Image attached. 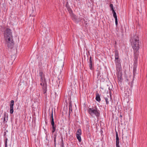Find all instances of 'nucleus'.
Here are the masks:
<instances>
[{"mask_svg": "<svg viewBox=\"0 0 147 147\" xmlns=\"http://www.w3.org/2000/svg\"><path fill=\"white\" fill-rule=\"evenodd\" d=\"M139 39L138 36H136L132 44V48L134 50V59L138 60V51L139 49Z\"/></svg>", "mask_w": 147, "mask_h": 147, "instance_id": "f257e3e1", "label": "nucleus"}, {"mask_svg": "<svg viewBox=\"0 0 147 147\" xmlns=\"http://www.w3.org/2000/svg\"><path fill=\"white\" fill-rule=\"evenodd\" d=\"M88 112L89 113L92 117L94 116V115L96 116L97 118L100 117V111L96 106H94V107L92 106V108H89Z\"/></svg>", "mask_w": 147, "mask_h": 147, "instance_id": "f03ea898", "label": "nucleus"}, {"mask_svg": "<svg viewBox=\"0 0 147 147\" xmlns=\"http://www.w3.org/2000/svg\"><path fill=\"white\" fill-rule=\"evenodd\" d=\"M4 36L5 40L8 39L9 40L12 38L11 30L9 28H7L4 32Z\"/></svg>", "mask_w": 147, "mask_h": 147, "instance_id": "7ed1b4c3", "label": "nucleus"}, {"mask_svg": "<svg viewBox=\"0 0 147 147\" xmlns=\"http://www.w3.org/2000/svg\"><path fill=\"white\" fill-rule=\"evenodd\" d=\"M6 44L7 47L10 49H12L13 47V42L12 38L9 40L8 39L6 40Z\"/></svg>", "mask_w": 147, "mask_h": 147, "instance_id": "20e7f679", "label": "nucleus"}, {"mask_svg": "<svg viewBox=\"0 0 147 147\" xmlns=\"http://www.w3.org/2000/svg\"><path fill=\"white\" fill-rule=\"evenodd\" d=\"M115 61L116 66V70L119 71V69H121V66L119 58H117V59H115Z\"/></svg>", "mask_w": 147, "mask_h": 147, "instance_id": "39448f33", "label": "nucleus"}, {"mask_svg": "<svg viewBox=\"0 0 147 147\" xmlns=\"http://www.w3.org/2000/svg\"><path fill=\"white\" fill-rule=\"evenodd\" d=\"M71 16V17L72 20L74 21L78 22L81 21L82 19L84 20V19L82 18H80L78 19H77V16L76 15H74L73 13L70 14Z\"/></svg>", "mask_w": 147, "mask_h": 147, "instance_id": "423d86ee", "label": "nucleus"}, {"mask_svg": "<svg viewBox=\"0 0 147 147\" xmlns=\"http://www.w3.org/2000/svg\"><path fill=\"white\" fill-rule=\"evenodd\" d=\"M14 104V101L12 100L11 101V102L10 104V113L11 114H12L13 112V106Z\"/></svg>", "mask_w": 147, "mask_h": 147, "instance_id": "0eeeda50", "label": "nucleus"}, {"mask_svg": "<svg viewBox=\"0 0 147 147\" xmlns=\"http://www.w3.org/2000/svg\"><path fill=\"white\" fill-rule=\"evenodd\" d=\"M121 69H119V71L117 70V75L119 81H121L122 79L121 72Z\"/></svg>", "mask_w": 147, "mask_h": 147, "instance_id": "6e6552de", "label": "nucleus"}, {"mask_svg": "<svg viewBox=\"0 0 147 147\" xmlns=\"http://www.w3.org/2000/svg\"><path fill=\"white\" fill-rule=\"evenodd\" d=\"M91 58V56H90V59L89 61L88 62V63L90 69L92 70H93V68L92 67V66L93 65V64L92 63V60Z\"/></svg>", "mask_w": 147, "mask_h": 147, "instance_id": "1a4fd4ad", "label": "nucleus"}, {"mask_svg": "<svg viewBox=\"0 0 147 147\" xmlns=\"http://www.w3.org/2000/svg\"><path fill=\"white\" fill-rule=\"evenodd\" d=\"M104 98L105 100L106 104L107 105L109 103V100L110 101L111 99V95L109 94V96H107V97H104Z\"/></svg>", "mask_w": 147, "mask_h": 147, "instance_id": "9d476101", "label": "nucleus"}, {"mask_svg": "<svg viewBox=\"0 0 147 147\" xmlns=\"http://www.w3.org/2000/svg\"><path fill=\"white\" fill-rule=\"evenodd\" d=\"M96 96L95 99L98 102H100L101 101L100 96L99 94L97 92L96 93Z\"/></svg>", "mask_w": 147, "mask_h": 147, "instance_id": "9b49d317", "label": "nucleus"}, {"mask_svg": "<svg viewBox=\"0 0 147 147\" xmlns=\"http://www.w3.org/2000/svg\"><path fill=\"white\" fill-rule=\"evenodd\" d=\"M47 85L46 83L45 84H44L42 86V88L43 89V93L45 94L47 92Z\"/></svg>", "mask_w": 147, "mask_h": 147, "instance_id": "f8f14e48", "label": "nucleus"}, {"mask_svg": "<svg viewBox=\"0 0 147 147\" xmlns=\"http://www.w3.org/2000/svg\"><path fill=\"white\" fill-rule=\"evenodd\" d=\"M136 68L137 66H133V77H134L135 76L136 74H137L136 73Z\"/></svg>", "mask_w": 147, "mask_h": 147, "instance_id": "ddd939ff", "label": "nucleus"}, {"mask_svg": "<svg viewBox=\"0 0 147 147\" xmlns=\"http://www.w3.org/2000/svg\"><path fill=\"white\" fill-rule=\"evenodd\" d=\"M115 59H117V58H119V54L118 52V51L117 50L115 51Z\"/></svg>", "mask_w": 147, "mask_h": 147, "instance_id": "4468645a", "label": "nucleus"}, {"mask_svg": "<svg viewBox=\"0 0 147 147\" xmlns=\"http://www.w3.org/2000/svg\"><path fill=\"white\" fill-rule=\"evenodd\" d=\"M81 134L82 131L81 129H78L76 132V135L81 136Z\"/></svg>", "mask_w": 147, "mask_h": 147, "instance_id": "2eb2a0df", "label": "nucleus"}, {"mask_svg": "<svg viewBox=\"0 0 147 147\" xmlns=\"http://www.w3.org/2000/svg\"><path fill=\"white\" fill-rule=\"evenodd\" d=\"M51 124L52 126V129L56 128V125H55L54 121L51 122Z\"/></svg>", "mask_w": 147, "mask_h": 147, "instance_id": "dca6fc26", "label": "nucleus"}, {"mask_svg": "<svg viewBox=\"0 0 147 147\" xmlns=\"http://www.w3.org/2000/svg\"><path fill=\"white\" fill-rule=\"evenodd\" d=\"M66 7L67 8V9L68 11L69 12L70 14L71 13H72V11L71 10V9L67 5H66Z\"/></svg>", "mask_w": 147, "mask_h": 147, "instance_id": "f3484780", "label": "nucleus"}, {"mask_svg": "<svg viewBox=\"0 0 147 147\" xmlns=\"http://www.w3.org/2000/svg\"><path fill=\"white\" fill-rule=\"evenodd\" d=\"M57 132H55V133L54 135V144L55 146L56 145V138L57 137Z\"/></svg>", "mask_w": 147, "mask_h": 147, "instance_id": "a211bd4d", "label": "nucleus"}, {"mask_svg": "<svg viewBox=\"0 0 147 147\" xmlns=\"http://www.w3.org/2000/svg\"><path fill=\"white\" fill-rule=\"evenodd\" d=\"M39 76L40 77V78H45V75L43 73L42 71L40 72L39 73Z\"/></svg>", "mask_w": 147, "mask_h": 147, "instance_id": "6ab92c4d", "label": "nucleus"}, {"mask_svg": "<svg viewBox=\"0 0 147 147\" xmlns=\"http://www.w3.org/2000/svg\"><path fill=\"white\" fill-rule=\"evenodd\" d=\"M6 113L5 112L4 113V115L3 116V122L5 123V122H6L7 121L5 122V117H6Z\"/></svg>", "mask_w": 147, "mask_h": 147, "instance_id": "aec40b11", "label": "nucleus"}, {"mask_svg": "<svg viewBox=\"0 0 147 147\" xmlns=\"http://www.w3.org/2000/svg\"><path fill=\"white\" fill-rule=\"evenodd\" d=\"M50 120H51V122L54 121V119H53V111H52L51 115V117H50Z\"/></svg>", "mask_w": 147, "mask_h": 147, "instance_id": "412c9836", "label": "nucleus"}, {"mask_svg": "<svg viewBox=\"0 0 147 147\" xmlns=\"http://www.w3.org/2000/svg\"><path fill=\"white\" fill-rule=\"evenodd\" d=\"M76 137L78 141L79 142H81L82 140L80 136L76 135Z\"/></svg>", "mask_w": 147, "mask_h": 147, "instance_id": "4be33fe9", "label": "nucleus"}, {"mask_svg": "<svg viewBox=\"0 0 147 147\" xmlns=\"http://www.w3.org/2000/svg\"><path fill=\"white\" fill-rule=\"evenodd\" d=\"M5 147H7V141L8 140L7 138L6 137H5Z\"/></svg>", "mask_w": 147, "mask_h": 147, "instance_id": "5701e85b", "label": "nucleus"}, {"mask_svg": "<svg viewBox=\"0 0 147 147\" xmlns=\"http://www.w3.org/2000/svg\"><path fill=\"white\" fill-rule=\"evenodd\" d=\"M41 82L43 83H46V80L45 78H40Z\"/></svg>", "mask_w": 147, "mask_h": 147, "instance_id": "b1692460", "label": "nucleus"}, {"mask_svg": "<svg viewBox=\"0 0 147 147\" xmlns=\"http://www.w3.org/2000/svg\"><path fill=\"white\" fill-rule=\"evenodd\" d=\"M134 66H137L138 60L134 59Z\"/></svg>", "mask_w": 147, "mask_h": 147, "instance_id": "393cba45", "label": "nucleus"}, {"mask_svg": "<svg viewBox=\"0 0 147 147\" xmlns=\"http://www.w3.org/2000/svg\"><path fill=\"white\" fill-rule=\"evenodd\" d=\"M58 80L57 81V82L58 83V82L59 83V84H58V86L59 87V86L60 85V84H61L62 83V81H59L60 78H58Z\"/></svg>", "mask_w": 147, "mask_h": 147, "instance_id": "a878e982", "label": "nucleus"}, {"mask_svg": "<svg viewBox=\"0 0 147 147\" xmlns=\"http://www.w3.org/2000/svg\"><path fill=\"white\" fill-rule=\"evenodd\" d=\"M5 131L3 133V136L4 138H5V137H6V132H8V131L7 130H6V129H5Z\"/></svg>", "mask_w": 147, "mask_h": 147, "instance_id": "bb28decb", "label": "nucleus"}, {"mask_svg": "<svg viewBox=\"0 0 147 147\" xmlns=\"http://www.w3.org/2000/svg\"><path fill=\"white\" fill-rule=\"evenodd\" d=\"M61 146L60 147H64V143L63 139H61Z\"/></svg>", "mask_w": 147, "mask_h": 147, "instance_id": "cd10ccee", "label": "nucleus"}, {"mask_svg": "<svg viewBox=\"0 0 147 147\" xmlns=\"http://www.w3.org/2000/svg\"><path fill=\"white\" fill-rule=\"evenodd\" d=\"M113 17L115 18V19H117V14H116V13H113Z\"/></svg>", "mask_w": 147, "mask_h": 147, "instance_id": "c85d7f7f", "label": "nucleus"}, {"mask_svg": "<svg viewBox=\"0 0 147 147\" xmlns=\"http://www.w3.org/2000/svg\"><path fill=\"white\" fill-rule=\"evenodd\" d=\"M110 7L111 10H112L113 9H114L113 5L112 4H110Z\"/></svg>", "mask_w": 147, "mask_h": 147, "instance_id": "c756f323", "label": "nucleus"}, {"mask_svg": "<svg viewBox=\"0 0 147 147\" xmlns=\"http://www.w3.org/2000/svg\"><path fill=\"white\" fill-rule=\"evenodd\" d=\"M69 107H70V108L72 107V108L71 102H69Z\"/></svg>", "mask_w": 147, "mask_h": 147, "instance_id": "7c9ffc66", "label": "nucleus"}, {"mask_svg": "<svg viewBox=\"0 0 147 147\" xmlns=\"http://www.w3.org/2000/svg\"><path fill=\"white\" fill-rule=\"evenodd\" d=\"M116 147H120L119 142H116Z\"/></svg>", "mask_w": 147, "mask_h": 147, "instance_id": "2f4dec72", "label": "nucleus"}, {"mask_svg": "<svg viewBox=\"0 0 147 147\" xmlns=\"http://www.w3.org/2000/svg\"><path fill=\"white\" fill-rule=\"evenodd\" d=\"M116 142H119V137H116Z\"/></svg>", "mask_w": 147, "mask_h": 147, "instance_id": "473e14b6", "label": "nucleus"}, {"mask_svg": "<svg viewBox=\"0 0 147 147\" xmlns=\"http://www.w3.org/2000/svg\"><path fill=\"white\" fill-rule=\"evenodd\" d=\"M56 129H52L51 130V132L52 134H53L54 132L56 130Z\"/></svg>", "mask_w": 147, "mask_h": 147, "instance_id": "72a5a7b5", "label": "nucleus"}, {"mask_svg": "<svg viewBox=\"0 0 147 147\" xmlns=\"http://www.w3.org/2000/svg\"><path fill=\"white\" fill-rule=\"evenodd\" d=\"M115 20L116 25L117 26L118 24L117 19H115Z\"/></svg>", "mask_w": 147, "mask_h": 147, "instance_id": "f704fd0d", "label": "nucleus"}, {"mask_svg": "<svg viewBox=\"0 0 147 147\" xmlns=\"http://www.w3.org/2000/svg\"><path fill=\"white\" fill-rule=\"evenodd\" d=\"M100 74V71H98V73H97V77H98V76H99V75Z\"/></svg>", "mask_w": 147, "mask_h": 147, "instance_id": "c9c22d12", "label": "nucleus"}, {"mask_svg": "<svg viewBox=\"0 0 147 147\" xmlns=\"http://www.w3.org/2000/svg\"><path fill=\"white\" fill-rule=\"evenodd\" d=\"M46 83H43V82H41L40 83V85L42 86L43 85V84H45Z\"/></svg>", "mask_w": 147, "mask_h": 147, "instance_id": "e433bc0d", "label": "nucleus"}, {"mask_svg": "<svg viewBox=\"0 0 147 147\" xmlns=\"http://www.w3.org/2000/svg\"><path fill=\"white\" fill-rule=\"evenodd\" d=\"M115 132H116V137H118V133L117 131L115 130Z\"/></svg>", "mask_w": 147, "mask_h": 147, "instance_id": "4c0bfd02", "label": "nucleus"}, {"mask_svg": "<svg viewBox=\"0 0 147 147\" xmlns=\"http://www.w3.org/2000/svg\"><path fill=\"white\" fill-rule=\"evenodd\" d=\"M69 113H70V110H71V111H72V107H71V108H70V107H69Z\"/></svg>", "mask_w": 147, "mask_h": 147, "instance_id": "58836bf2", "label": "nucleus"}, {"mask_svg": "<svg viewBox=\"0 0 147 147\" xmlns=\"http://www.w3.org/2000/svg\"><path fill=\"white\" fill-rule=\"evenodd\" d=\"M112 13H113V14L114 13H116L114 9H113L112 10Z\"/></svg>", "mask_w": 147, "mask_h": 147, "instance_id": "ea45409f", "label": "nucleus"}, {"mask_svg": "<svg viewBox=\"0 0 147 147\" xmlns=\"http://www.w3.org/2000/svg\"><path fill=\"white\" fill-rule=\"evenodd\" d=\"M3 117H2V118H1V123H2V122H3Z\"/></svg>", "mask_w": 147, "mask_h": 147, "instance_id": "a19ab883", "label": "nucleus"}, {"mask_svg": "<svg viewBox=\"0 0 147 147\" xmlns=\"http://www.w3.org/2000/svg\"><path fill=\"white\" fill-rule=\"evenodd\" d=\"M46 140L48 141H49V140H48L47 139V136H46Z\"/></svg>", "mask_w": 147, "mask_h": 147, "instance_id": "79ce46f5", "label": "nucleus"}, {"mask_svg": "<svg viewBox=\"0 0 147 147\" xmlns=\"http://www.w3.org/2000/svg\"><path fill=\"white\" fill-rule=\"evenodd\" d=\"M120 116L121 117H122V116L121 115H120Z\"/></svg>", "mask_w": 147, "mask_h": 147, "instance_id": "37998d69", "label": "nucleus"}, {"mask_svg": "<svg viewBox=\"0 0 147 147\" xmlns=\"http://www.w3.org/2000/svg\"><path fill=\"white\" fill-rule=\"evenodd\" d=\"M11 1H12V0H10Z\"/></svg>", "mask_w": 147, "mask_h": 147, "instance_id": "c03bdc74", "label": "nucleus"}]
</instances>
